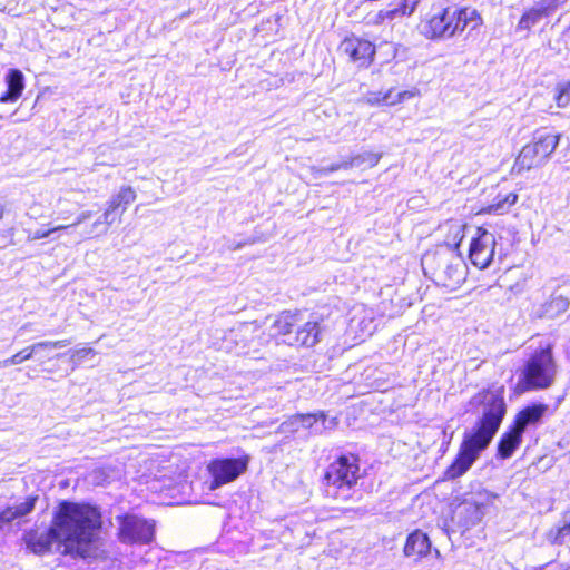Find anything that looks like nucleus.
I'll return each instance as SVG.
<instances>
[{"mask_svg": "<svg viewBox=\"0 0 570 570\" xmlns=\"http://www.w3.org/2000/svg\"><path fill=\"white\" fill-rule=\"evenodd\" d=\"M248 463V456L213 460L208 464V472L213 476L209 489L216 490L226 483L233 482L247 470Z\"/></svg>", "mask_w": 570, "mask_h": 570, "instance_id": "obj_10", "label": "nucleus"}, {"mask_svg": "<svg viewBox=\"0 0 570 570\" xmlns=\"http://www.w3.org/2000/svg\"><path fill=\"white\" fill-rule=\"evenodd\" d=\"M495 236L483 227H478L470 244L469 257L471 263L484 269L490 266L495 254Z\"/></svg>", "mask_w": 570, "mask_h": 570, "instance_id": "obj_12", "label": "nucleus"}, {"mask_svg": "<svg viewBox=\"0 0 570 570\" xmlns=\"http://www.w3.org/2000/svg\"><path fill=\"white\" fill-rule=\"evenodd\" d=\"M570 538V510L563 514V524L550 529L547 540L552 544H562Z\"/></svg>", "mask_w": 570, "mask_h": 570, "instance_id": "obj_27", "label": "nucleus"}, {"mask_svg": "<svg viewBox=\"0 0 570 570\" xmlns=\"http://www.w3.org/2000/svg\"><path fill=\"white\" fill-rule=\"evenodd\" d=\"M296 327L295 335L284 340L288 345L311 347L320 341L321 328L317 321H308L303 325L297 324Z\"/></svg>", "mask_w": 570, "mask_h": 570, "instance_id": "obj_16", "label": "nucleus"}, {"mask_svg": "<svg viewBox=\"0 0 570 570\" xmlns=\"http://www.w3.org/2000/svg\"><path fill=\"white\" fill-rule=\"evenodd\" d=\"M325 414L323 412L316 414H299L302 428L311 430L313 433H321L324 430Z\"/></svg>", "mask_w": 570, "mask_h": 570, "instance_id": "obj_30", "label": "nucleus"}, {"mask_svg": "<svg viewBox=\"0 0 570 570\" xmlns=\"http://www.w3.org/2000/svg\"><path fill=\"white\" fill-rule=\"evenodd\" d=\"M299 322V314L292 312L281 313L269 327V336H286L292 337L291 333L297 323Z\"/></svg>", "mask_w": 570, "mask_h": 570, "instance_id": "obj_24", "label": "nucleus"}, {"mask_svg": "<svg viewBox=\"0 0 570 570\" xmlns=\"http://www.w3.org/2000/svg\"><path fill=\"white\" fill-rule=\"evenodd\" d=\"M69 344H70L69 340H61V341H55V342H50V341L38 342V343H35V344L23 348L22 351L18 352L17 354L12 355L11 357L3 360L1 362V364H2V366L18 365L27 360H30L32 357V355L35 353L39 352L40 350L60 348V347H65Z\"/></svg>", "mask_w": 570, "mask_h": 570, "instance_id": "obj_17", "label": "nucleus"}, {"mask_svg": "<svg viewBox=\"0 0 570 570\" xmlns=\"http://www.w3.org/2000/svg\"><path fill=\"white\" fill-rule=\"evenodd\" d=\"M101 514L90 504L62 502L47 531L26 535L27 547L37 554L48 552L53 543L62 553L89 558L101 528Z\"/></svg>", "mask_w": 570, "mask_h": 570, "instance_id": "obj_1", "label": "nucleus"}, {"mask_svg": "<svg viewBox=\"0 0 570 570\" xmlns=\"http://www.w3.org/2000/svg\"><path fill=\"white\" fill-rule=\"evenodd\" d=\"M497 495L489 491H479L464 499L454 510V515L465 529L478 524L489 507L493 505Z\"/></svg>", "mask_w": 570, "mask_h": 570, "instance_id": "obj_7", "label": "nucleus"}, {"mask_svg": "<svg viewBox=\"0 0 570 570\" xmlns=\"http://www.w3.org/2000/svg\"><path fill=\"white\" fill-rule=\"evenodd\" d=\"M302 425L299 422V414H296V415L291 416L287 421L283 422L279 425V431L283 433H287V432L293 433V432L298 431V429Z\"/></svg>", "mask_w": 570, "mask_h": 570, "instance_id": "obj_33", "label": "nucleus"}, {"mask_svg": "<svg viewBox=\"0 0 570 570\" xmlns=\"http://www.w3.org/2000/svg\"><path fill=\"white\" fill-rule=\"evenodd\" d=\"M373 317L364 308H355L348 322V332L354 338L364 340L373 333Z\"/></svg>", "mask_w": 570, "mask_h": 570, "instance_id": "obj_18", "label": "nucleus"}, {"mask_svg": "<svg viewBox=\"0 0 570 570\" xmlns=\"http://www.w3.org/2000/svg\"><path fill=\"white\" fill-rule=\"evenodd\" d=\"M92 216V213L90 210H85V212H81L75 219V222L70 225H68L69 227H75V226H78L80 225L81 223L86 222L87 219H89L90 217Z\"/></svg>", "mask_w": 570, "mask_h": 570, "instance_id": "obj_39", "label": "nucleus"}, {"mask_svg": "<svg viewBox=\"0 0 570 570\" xmlns=\"http://www.w3.org/2000/svg\"><path fill=\"white\" fill-rule=\"evenodd\" d=\"M471 24L475 29L481 18L474 9L455 7L433 8L421 23V32L429 39H449Z\"/></svg>", "mask_w": 570, "mask_h": 570, "instance_id": "obj_3", "label": "nucleus"}, {"mask_svg": "<svg viewBox=\"0 0 570 570\" xmlns=\"http://www.w3.org/2000/svg\"><path fill=\"white\" fill-rule=\"evenodd\" d=\"M36 498H27L23 502L6 508L0 512V531L14 520L29 514L35 509Z\"/></svg>", "mask_w": 570, "mask_h": 570, "instance_id": "obj_23", "label": "nucleus"}, {"mask_svg": "<svg viewBox=\"0 0 570 570\" xmlns=\"http://www.w3.org/2000/svg\"><path fill=\"white\" fill-rule=\"evenodd\" d=\"M417 94H419L417 89L403 90V91L397 92L396 95H393L392 89L387 90L386 92L373 91V92H368L365 96V101L371 106H375V105L394 106L404 100L415 97Z\"/></svg>", "mask_w": 570, "mask_h": 570, "instance_id": "obj_19", "label": "nucleus"}, {"mask_svg": "<svg viewBox=\"0 0 570 570\" xmlns=\"http://www.w3.org/2000/svg\"><path fill=\"white\" fill-rule=\"evenodd\" d=\"M557 373L558 365L552 354V347L549 344L540 346L527 360L519 386L523 391L548 389L554 383Z\"/></svg>", "mask_w": 570, "mask_h": 570, "instance_id": "obj_4", "label": "nucleus"}, {"mask_svg": "<svg viewBox=\"0 0 570 570\" xmlns=\"http://www.w3.org/2000/svg\"><path fill=\"white\" fill-rule=\"evenodd\" d=\"M67 228H69V226L59 225V226H56L48 230L38 229L35 233L29 235V239L37 240V239L46 238V237L50 236L52 233H56V232L62 230V229H67Z\"/></svg>", "mask_w": 570, "mask_h": 570, "instance_id": "obj_35", "label": "nucleus"}, {"mask_svg": "<svg viewBox=\"0 0 570 570\" xmlns=\"http://www.w3.org/2000/svg\"><path fill=\"white\" fill-rule=\"evenodd\" d=\"M522 432L515 426H511L505 433L502 434L498 444V454L502 459L512 456L514 451L520 446L522 441Z\"/></svg>", "mask_w": 570, "mask_h": 570, "instance_id": "obj_25", "label": "nucleus"}, {"mask_svg": "<svg viewBox=\"0 0 570 570\" xmlns=\"http://www.w3.org/2000/svg\"><path fill=\"white\" fill-rule=\"evenodd\" d=\"M416 3L417 2L415 0H401L399 4L392 8L395 12V18L412 14L415 10Z\"/></svg>", "mask_w": 570, "mask_h": 570, "instance_id": "obj_32", "label": "nucleus"}, {"mask_svg": "<svg viewBox=\"0 0 570 570\" xmlns=\"http://www.w3.org/2000/svg\"><path fill=\"white\" fill-rule=\"evenodd\" d=\"M423 263L436 265L434 274L445 287H454L463 281V264L459 257H454L452 252H436L432 255H425Z\"/></svg>", "mask_w": 570, "mask_h": 570, "instance_id": "obj_8", "label": "nucleus"}, {"mask_svg": "<svg viewBox=\"0 0 570 570\" xmlns=\"http://www.w3.org/2000/svg\"><path fill=\"white\" fill-rule=\"evenodd\" d=\"M94 354H95V351L92 348L83 347V348L75 351L71 355V360L76 364H80L85 357H87L88 355H94Z\"/></svg>", "mask_w": 570, "mask_h": 570, "instance_id": "obj_37", "label": "nucleus"}, {"mask_svg": "<svg viewBox=\"0 0 570 570\" xmlns=\"http://www.w3.org/2000/svg\"><path fill=\"white\" fill-rule=\"evenodd\" d=\"M557 105L561 108L570 106V82L560 90L557 96Z\"/></svg>", "mask_w": 570, "mask_h": 570, "instance_id": "obj_36", "label": "nucleus"}, {"mask_svg": "<svg viewBox=\"0 0 570 570\" xmlns=\"http://www.w3.org/2000/svg\"><path fill=\"white\" fill-rule=\"evenodd\" d=\"M4 208L0 206V219L3 217Z\"/></svg>", "mask_w": 570, "mask_h": 570, "instance_id": "obj_41", "label": "nucleus"}, {"mask_svg": "<svg viewBox=\"0 0 570 570\" xmlns=\"http://www.w3.org/2000/svg\"><path fill=\"white\" fill-rule=\"evenodd\" d=\"M559 0H541L535 6L527 10L520 18L517 29L529 31L542 19L553 14L559 8Z\"/></svg>", "mask_w": 570, "mask_h": 570, "instance_id": "obj_14", "label": "nucleus"}, {"mask_svg": "<svg viewBox=\"0 0 570 570\" xmlns=\"http://www.w3.org/2000/svg\"><path fill=\"white\" fill-rule=\"evenodd\" d=\"M472 406H482V416L472 431L465 432L454 462L446 469L449 479L463 475L491 443L505 415L503 386L476 393L470 401Z\"/></svg>", "mask_w": 570, "mask_h": 570, "instance_id": "obj_2", "label": "nucleus"}, {"mask_svg": "<svg viewBox=\"0 0 570 570\" xmlns=\"http://www.w3.org/2000/svg\"><path fill=\"white\" fill-rule=\"evenodd\" d=\"M382 157L380 153L363 151L354 155L348 159L350 169L353 167L367 166L370 168L376 166Z\"/></svg>", "mask_w": 570, "mask_h": 570, "instance_id": "obj_29", "label": "nucleus"}, {"mask_svg": "<svg viewBox=\"0 0 570 570\" xmlns=\"http://www.w3.org/2000/svg\"><path fill=\"white\" fill-rule=\"evenodd\" d=\"M358 465L354 456L342 455L330 464L325 473L328 487L335 489H351L356 483Z\"/></svg>", "mask_w": 570, "mask_h": 570, "instance_id": "obj_11", "label": "nucleus"}, {"mask_svg": "<svg viewBox=\"0 0 570 570\" xmlns=\"http://www.w3.org/2000/svg\"><path fill=\"white\" fill-rule=\"evenodd\" d=\"M547 410L546 404L528 406L518 413L513 426L523 433L528 426L538 424Z\"/></svg>", "mask_w": 570, "mask_h": 570, "instance_id": "obj_22", "label": "nucleus"}, {"mask_svg": "<svg viewBox=\"0 0 570 570\" xmlns=\"http://www.w3.org/2000/svg\"><path fill=\"white\" fill-rule=\"evenodd\" d=\"M136 191L130 186H122L106 203V207L101 216H99L91 225V233L106 234L108 228L117 222L121 220V216L128 206L136 200Z\"/></svg>", "mask_w": 570, "mask_h": 570, "instance_id": "obj_6", "label": "nucleus"}, {"mask_svg": "<svg viewBox=\"0 0 570 570\" xmlns=\"http://www.w3.org/2000/svg\"><path fill=\"white\" fill-rule=\"evenodd\" d=\"M393 20L395 19V12L392 9L381 10L374 18V23H382L384 20Z\"/></svg>", "mask_w": 570, "mask_h": 570, "instance_id": "obj_38", "label": "nucleus"}, {"mask_svg": "<svg viewBox=\"0 0 570 570\" xmlns=\"http://www.w3.org/2000/svg\"><path fill=\"white\" fill-rule=\"evenodd\" d=\"M341 169H345V170L350 169L348 160H344V161H341V163H335V164L330 165L328 167H323V168L313 167L312 168V173H313L315 178H320V177L325 176V175H327L330 173L337 171V170H341Z\"/></svg>", "mask_w": 570, "mask_h": 570, "instance_id": "obj_31", "label": "nucleus"}, {"mask_svg": "<svg viewBox=\"0 0 570 570\" xmlns=\"http://www.w3.org/2000/svg\"><path fill=\"white\" fill-rule=\"evenodd\" d=\"M518 195L515 193H508L505 195L498 194L493 203L487 206L482 212L495 215H503L517 203Z\"/></svg>", "mask_w": 570, "mask_h": 570, "instance_id": "obj_26", "label": "nucleus"}, {"mask_svg": "<svg viewBox=\"0 0 570 570\" xmlns=\"http://www.w3.org/2000/svg\"><path fill=\"white\" fill-rule=\"evenodd\" d=\"M566 354L568 357H570V342H569V345L567 346Z\"/></svg>", "mask_w": 570, "mask_h": 570, "instance_id": "obj_40", "label": "nucleus"}, {"mask_svg": "<svg viewBox=\"0 0 570 570\" xmlns=\"http://www.w3.org/2000/svg\"><path fill=\"white\" fill-rule=\"evenodd\" d=\"M559 136L548 132L537 134L534 140L525 145L517 157L514 168L518 171L540 167L556 150Z\"/></svg>", "mask_w": 570, "mask_h": 570, "instance_id": "obj_5", "label": "nucleus"}, {"mask_svg": "<svg viewBox=\"0 0 570 570\" xmlns=\"http://www.w3.org/2000/svg\"><path fill=\"white\" fill-rule=\"evenodd\" d=\"M254 326H255L254 324H243V325H240V326H239V327H237V328L230 330V331L227 333V335H226L225 340H226V341H228V340L234 341V340H236L238 336H246L249 332H252V331H253V327H254Z\"/></svg>", "mask_w": 570, "mask_h": 570, "instance_id": "obj_34", "label": "nucleus"}, {"mask_svg": "<svg viewBox=\"0 0 570 570\" xmlns=\"http://www.w3.org/2000/svg\"><path fill=\"white\" fill-rule=\"evenodd\" d=\"M118 537L124 543H148L154 539V523L137 515L117 517Z\"/></svg>", "mask_w": 570, "mask_h": 570, "instance_id": "obj_9", "label": "nucleus"}, {"mask_svg": "<svg viewBox=\"0 0 570 570\" xmlns=\"http://www.w3.org/2000/svg\"><path fill=\"white\" fill-rule=\"evenodd\" d=\"M570 302L567 297L558 295L552 296L549 302L543 305L546 316L553 318L564 313L569 308Z\"/></svg>", "mask_w": 570, "mask_h": 570, "instance_id": "obj_28", "label": "nucleus"}, {"mask_svg": "<svg viewBox=\"0 0 570 570\" xmlns=\"http://www.w3.org/2000/svg\"><path fill=\"white\" fill-rule=\"evenodd\" d=\"M431 550V542L425 533L420 530L412 532L405 542L404 554L409 558L420 560Z\"/></svg>", "mask_w": 570, "mask_h": 570, "instance_id": "obj_20", "label": "nucleus"}, {"mask_svg": "<svg viewBox=\"0 0 570 570\" xmlns=\"http://www.w3.org/2000/svg\"><path fill=\"white\" fill-rule=\"evenodd\" d=\"M340 49L358 67L370 66L375 55L374 45L357 37L345 38L342 41Z\"/></svg>", "mask_w": 570, "mask_h": 570, "instance_id": "obj_13", "label": "nucleus"}, {"mask_svg": "<svg viewBox=\"0 0 570 570\" xmlns=\"http://www.w3.org/2000/svg\"><path fill=\"white\" fill-rule=\"evenodd\" d=\"M466 225L461 219H449L441 224L438 232L444 237L445 249L439 252H454L464 238Z\"/></svg>", "mask_w": 570, "mask_h": 570, "instance_id": "obj_15", "label": "nucleus"}, {"mask_svg": "<svg viewBox=\"0 0 570 570\" xmlns=\"http://www.w3.org/2000/svg\"><path fill=\"white\" fill-rule=\"evenodd\" d=\"M7 91L0 96V102H13L17 101L24 90V76L18 69H10L4 77Z\"/></svg>", "mask_w": 570, "mask_h": 570, "instance_id": "obj_21", "label": "nucleus"}]
</instances>
